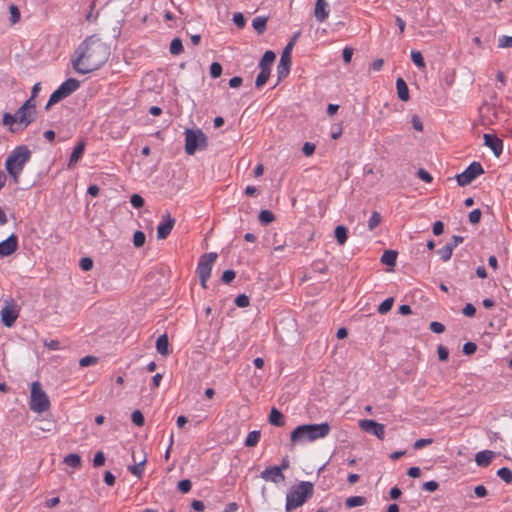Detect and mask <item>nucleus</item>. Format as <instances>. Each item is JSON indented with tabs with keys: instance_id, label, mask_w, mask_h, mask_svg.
I'll return each mask as SVG.
<instances>
[{
	"instance_id": "f257e3e1",
	"label": "nucleus",
	"mask_w": 512,
	"mask_h": 512,
	"mask_svg": "<svg viewBox=\"0 0 512 512\" xmlns=\"http://www.w3.org/2000/svg\"><path fill=\"white\" fill-rule=\"evenodd\" d=\"M110 56V48L99 38H86L75 50L73 69L79 74H88L103 66Z\"/></svg>"
},
{
	"instance_id": "f03ea898",
	"label": "nucleus",
	"mask_w": 512,
	"mask_h": 512,
	"mask_svg": "<svg viewBox=\"0 0 512 512\" xmlns=\"http://www.w3.org/2000/svg\"><path fill=\"white\" fill-rule=\"evenodd\" d=\"M330 430L331 427L327 422L299 425L291 432L290 441L293 445L314 442L325 438Z\"/></svg>"
},
{
	"instance_id": "7ed1b4c3",
	"label": "nucleus",
	"mask_w": 512,
	"mask_h": 512,
	"mask_svg": "<svg viewBox=\"0 0 512 512\" xmlns=\"http://www.w3.org/2000/svg\"><path fill=\"white\" fill-rule=\"evenodd\" d=\"M30 157L31 151L27 146L21 145L12 150L6 158L5 168L15 184L19 182V177Z\"/></svg>"
},
{
	"instance_id": "20e7f679",
	"label": "nucleus",
	"mask_w": 512,
	"mask_h": 512,
	"mask_svg": "<svg viewBox=\"0 0 512 512\" xmlns=\"http://www.w3.org/2000/svg\"><path fill=\"white\" fill-rule=\"evenodd\" d=\"M313 492L314 486L309 481H301L297 485L292 486L286 495V511H292L302 506L312 497Z\"/></svg>"
},
{
	"instance_id": "39448f33",
	"label": "nucleus",
	"mask_w": 512,
	"mask_h": 512,
	"mask_svg": "<svg viewBox=\"0 0 512 512\" xmlns=\"http://www.w3.org/2000/svg\"><path fill=\"white\" fill-rule=\"evenodd\" d=\"M30 409L35 413H43L50 407V401L39 382H33L30 394Z\"/></svg>"
},
{
	"instance_id": "423d86ee",
	"label": "nucleus",
	"mask_w": 512,
	"mask_h": 512,
	"mask_svg": "<svg viewBox=\"0 0 512 512\" xmlns=\"http://www.w3.org/2000/svg\"><path fill=\"white\" fill-rule=\"evenodd\" d=\"M185 151L188 155H194L197 150L207 147V137L200 129L185 130Z\"/></svg>"
},
{
	"instance_id": "0eeeda50",
	"label": "nucleus",
	"mask_w": 512,
	"mask_h": 512,
	"mask_svg": "<svg viewBox=\"0 0 512 512\" xmlns=\"http://www.w3.org/2000/svg\"><path fill=\"white\" fill-rule=\"evenodd\" d=\"M80 87V81L75 78H69L64 81L49 97L45 106L48 110L52 105L58 103L62 99L68 97Z\"/></svg>"
},
{
	"instance_id": "6e6552de",
	"label": "nucleus",
	"mask_w": 512,
	"mask_h": 512,
	"mask_svg": "<svg viewBox=\"0 0 512 512\" xmlns=\"http://www.w3.org/2000/svg\"><path fill=\"white\" fill-rule=\"evenodd\" d=\"M299 36L300 31L294 33L291 40L287 43V45L282 51L280 61L277 65V75L279 81L287 77V75L290 72L291 52Z\"/></svg>"
},
{
	"instance_id": "1a4fd4ad",
	"label": "nucleus",
	"mask_w": 512,
	"mask_h": 512,
	"mask_svg": "<svg viewBox=\"0 0 512 512\" xmlns=\"http://www.w3.org/2000/svg\"><path fill=\"white\" fill-rule=\"evenodd\" d=\"M0 314L3 325L12 327L19 316V307L16 301L13 298L5 299Z\"/></svg>"
},
{
	"instance_id": "9d476101",
	"label": "nucleus",
	"mask_w": 512,
	"mask_h": 512,
	"mask_svg": "<svg viewBox=\"0 0 512 512\" xmlns=\"http://www.w3.org/2000/svg\"><path fill=\"white\" fill-rule=\"evenodd\" d=\"M484 173V169L479 162H472L462 173L456 176L459 186H467L472 183L478 176Z\"/></svg>"
},
{
	"instance_id": "9b49d317",
	"label": "nucleus",
	"mask_w": 512,
	"mask_h": 512,
	"mask_svg": "<svg viewBox=\"0 0 512 512\" xmlns=\"http://www.w3.org/2000/svg\"><path fill=\"white\" fill-rule=\"evenodd\" d=\"M217 258V254L210 252L201 256L198 265L197 273L199 279L208 280L211 276L212 266Z\"/></svg>"
},
{
	"instance_id": "f8f14e48",
	"label": "nucleus",
	"mask_w": 512,
	"mask_h": 512,
	"mask_svg": "<svg viewBox=\"0 0 512 512\" xmlns=\"http://www.w3.org/2000/svg\"><path fill=\"white\" fill-rule=\"evenodd\" d=\"M359 427L362 431L372 434L377 437L379 440H383L385 438V427L383 424H380L371 419H362L359 420Z\"/></svg>"
},
{
	"instance_id": "ddd939ff",
	"label": "nucleus",
	"mask_w": 512,
	"mask_h": 512,
	"mask_svg": "<svg viewBox=\"0 0 512 512\" xmlns=\"http://www.w3.org/2000/svg\"><path fill=\"white\" fill-rule=\"evenodd\" d=\"M175 222V219L169 213L163 215L157 226V238L159 240L166 239L171 233Z\"/></svg>"
},
{
	"instance_id": "4468645a",
	"label": "nucleus",
	"mask_w": 512,
	"mask_h": 512,
	"mask_svg": "<svg viewBox=\"0 0 512 512\" xmlns=\"http://www.w3.org/2000/svg\"><path fill=\"white\" fill-rule=\"evenodd\" d=\"M260 477L267 482H272L275 484L282 483L285 481V475L280 471V468H278L277 466H270L265 468L261 472Z\"/></svg>"
},
{
	"instance_id": "2eb2a0df",
	"label": "nucleus",
	"mask_w": 512,
	"mask_h": 512,
	"mask_svg": "<svg viewBox=\"0 0 512 512\" xmlns=\"http://www.w3.org/2000/svg\"><path fill=\"white\" fill-rule=\"evenodd\" d=\"M18 249V237L11 234L8 238L0 242V256L6 257L13 254Z\"/></svg>"
},
{
	"instance_id": "dca6fc26",
	"label": "nucleus",
	"mask_w": 512,
	"mask_h": 512,
	"mask_svg": "<svg viewBox=\"0 0 512 512\" xmlns=\"http://www.w3.org/2000/svg\"><path fill=\"white\" fill-rule=\"evenodd\" d=\"M484 144L489 147L495 156L499 157L503 151V142L494 134H484Z\"/></svg>"
},
{
	"instance_id": "f3484780",
	"label": "nucleus",
	"mask_w": 512,
	"mask_h": 512,
	"mask_svg": "<svg viewBox=\"0 0 512 512\" xmlns=\"http://www.w3.org/2000/svg\"><path fill=\"white\" fill-rule=\"evenodd\" d=\"M17 124L23 125L24 127L29 126L35 119V114L30 110L25 109L21 106L16 112Z\"/></svg>"
},
{
	"instance_id": "a211bd4d",
	"label": "nucleus",
	"mask_w": 512,
	"mask_h": 512,
	"mask_svg": "<svg viewBox=\"0 0 512 512\" xmlns=\"http://www.w3.org/2000/svg\"><path fill=\"white\" fill-rule=\"evenodd\" d=\"M328 7H329V5L326 1L316 0L314 14H315V18L317 19V21L324 22L328 18V16H329Z\"/></svg>"
},
{
	"instance_id": "6ab92c4d",
	"label": "nucleus",
	"mask_w": 512,
	"mask_h": 512,
	"mask_svg": "<svg viewBox=\"0 0 512 512\" xmlns=\"http://www.w3.org/2000/svg\"><path fill=\"white\" fill-rule=\"evenodd\" d=\"M85 141H80L74 147L68 162V168H72L83 156L85 151Z\"/></svg>"
},
{
	"instance_id": "aec40b11",
	"label": "nucleus",
	"mask_w": 512,
	"mask_h": 512,
	"mask_svg": "<svg viewBox=\"0 0 512 512\" xmlns=\"http://www.w3.org/2000/svg\"><path fill=\"white\" fill-rule=\"evenodd\" d=\"M494 454L495 453L490 450L479 451L475 455V462L480 467H486L491 463Z\"/></svg>"
},
{
	"instance_id": "412c9836",
	"label": "nucleus",
	"mask_w": 512,
	"mask_h": 512,
	"mask_svg": "<svg viewBox=\"0 0 512 512\" xmlns=\"http://www.w3.org/2000/svg\"><path fill=\"white\" fill-rule=\"evenodd\" d=\"M397 94L400 100L407 101L409 99V90L406 82L403 78L399 77L396 80Z\"/></svg>"
},
{
	"instance_id": "4be33fe9",
	"label": "nucleus",
	"mask_w": 512,
	"mask_h": 512,
	"mask_svg": "<svg viewBox=\"0 0 512 512\" xmlns=\"http://www.w3.org/2000/svg\"><path fill=\"white\" fill-rule=\"evenodd\" d=\"M169 342L166 334L160 335L156 340V349L157 352L163 356L168 355L169 353Z\"/></svg>"
},
{
	"instance_id": "5701e85b",
	"label": "nucleus",
	"mask_w": 512,
	"mask_h": 512,
	"mask_svg": "<svg viewBox=\"0 0 512 512\" xmlns=\"http://www.w3.org/2000/svg\"><path fill=\"white\" fill-rule=\"evenodd\" d=\"M269 422L277 427H281L285 424L283 414L276 408L271 409Z\"/></svg>"
},
{
	"instance_id": "b1692460",
	"label": "nucleus",
	"mask_w": 512,
	"mask_h": 512,
	"mask_svg": "<svg viewBox=\"0 0 512 512\" xmlns=\"http://www.w3.org/2000/svg\"><path fill=\"white\" fill-rule=\"evenodd\" d=\"M397 259V252L393 250H386L381 256V262L388 266H395Z\"/></svg>"
},
{
	"instance_id": "393cba45",
	"label": "nucleus",
	"mask_w": 512,
	"mask_h": 512,
	"mask_svg": "<svg viewBox=\"0 0 512 512\" xmlns=\"http://www.w3.org/2000/svg\"><path fill=\"white\" fill-rule=\"evenodd\" d=\"M267 20H268L267 17H262V16L255 17L253 19L252 27L255 29V31L258 34H262L265 31Z\"/></svg>"
},
{
	"instance_id": "a878e982",
	"label": "nucleus",
	"mask_w": 512,
	"mask_h": 512,
	"mask_svg": "<svg viewBox=\"0 0 512 512\" xmlns=\"http://www.w3.org/2000/svg\"><path fill=\"white\" fill-rule=\"evenodd\" d=\"M275 53L273 51H266L262 58H261V61L259 63V68L260 69H263V68H270V65L274 62L275 60Z\"/></svg>"
},
{
	"instance_id": "bb28decb",
	"label": "nucleus",
	"mask_w": 512,
	"mask_h": 512,
	"mask_svg": "<svg viewBox=\"0 0 512 512\" xmlns=\"http://www.w3.org/2000/svg\"><path fill=\"white\" fill-rule=\"evenodd\" d=\"M146 461H147V459L144 456L137 464L129 466L128 469L131 472V474L140 478L144 472V467H145Z\"/></svg>"
},
{
	"instance_id": "cd10ccee",
	"label": "nucleus",
	"mask_w": 512,
	"mask_h": 512,
	"mask_svg": "<svg viewBox=\"0 0 512 512\" xmlns=\"http://www.w3.org/2000/svg\"><path fill=\"white\" fill-rule=\"evenodd\" d=\"M335 238L339 245H344L347 241V228L343 225H339L335 228Z\"/></svg>"
},
{
	"instance_id": "c85d7f7f",
	"label": "nucleus",
	"mask_w": 512,
	"mask_h": 512,
	"mask_svg": "<svg viewBox=\"0 0 512 512\" xmlns=\"http://www.w3.org/2000/svg\"><path fill=\"white\" fill-rule=\"evenodd\" d=\"M260 436H261L260 431L253 430V431L249 432L245 439V442H244L245 446L246 447L256 446L260 440Z\"/></svg>"
},
{
	"instance_id": "c756f323",
	"label": "nucleus",
	"mask_w": 512,
	"mask_h": 512,
	"mask_svg": "<svg viewBox=\"0 0 512 512\" xmlns=\"http://www.w3.org/2000/svg\"><path fill=\"white\" fill-rule=\"evenodd\" d=\"M269 76H270V68L260 69V73L257 75L256 81H255V86L257 88H260L263 85H265L269 79Z\"/></svg>"
},
{
	"instance_id": "7c9ffc66",
	"label": "nucleus",
	"mask_w": 512,
	"mask_h": 512,
	"mask_svg": "<svg viewBox=\"0 0 512 512\" xmlns=\"http://www.w3.org/2000/svg\"><path fill=\"white\" fill-rule=\"evenodd\" d=\"M63 462L73 468H78L81 465V457L78 454L72 453L64 457Z\"/></svg>"
},
{
	"instance_id": "2f4dec72",
	"label": "nucleus",
	"mask_w": 512,
	"mask_h": 512,
	"mask_svg": "<svg viewBox=\"0 0 512 512\" xmlns=\"http://www.w3.org/2000/svg\"><path fill=\"white\" fill-rule=\"evenodd\" d=\"M169 51L172 55H180L183 51V44L180 38L172 39L169 47Z\"/></svg>"
},
{
	"instance_id": "473e14b6",
	"label": "nucleus",
	"mask_w": 512,
	"mask_h": 512,
	"mask_svg": "<svg viewBox=\"0 0 512 512\" xmlns=\"http://www.w3.org/2000/svg\"><path fill=\"white\" fill-rule=\"evenodd\" d=\"M2 122L5 126L9 127V130L11 132H16V128H14V125L17 123V118L14 115L6 112L3 114Z\"/></svg>"
},
{
	"instance_id": "72a5a7b5",
	"label": "nucleus",
	"mask_w": 512,
	"mask_h": 512,
	"mask_svg": "<svg viewBox=\"0 0 512 512\" xmlns=\"http://www.w3.org/2000/svg\"><path fill=\"white\" fill-rule=\"evenodd\" d=\"M366 503V499L362 496H351L346 499L347 508H354L358 506H362Z\"/></svg>"
},
{
	"instance_id": "f704fd0d",
	"label": "nucleus",
	"mask_w": 512,
	"mask_h": 512,
	"mask_svg": "<svg viewBox=\"0 0 512 512\" xmlns=\"http://www.w3.org/2000/svg\"><path fill=\"white\" fill-rule=\"evenodd\" d=\"M497 476L500 477L505 483L512 482V470L508 467H502L497 471Z\"/></svg>"
},
{
	"instance_id": "c9c22d12",
	"label": "nucleus",
	"mask_w": 512,
	"mask_h": 512,
	"mask_svg": "<svg viewBox=\"0 0 512 512\" xmlns=\"http://www.w3.org/2000/svg\"><path fill=\"white\" fill-rule=\"evenodd\" d=\"M258 218L261 224L268 225L274 220V215L269 210H262L260 211Z\"/></svg>"
},
{
	"instance_id": "e433bc0d",
	"label": "nucleus",
	"mask_w": 512,
	"mask_h": 512,
	"mask_svg": "<svg viewBox=\"0 0 512 512\" xmlns=\"http://www.w3.org/2000/svg\"><path fill=\"white\" fill-rule=\"evenodd\" d=\"M453 253V249L447 243L437 251V254L443 261H448Z\"/></svg>"
},
{
	"instance_id": "4c0bfd02",
	"label": "nucleus",
	"mask_w": 512,
	"mask_h": 512,
	"mask_svg": "<svg viewBox=\"0 0 512 512\" xmlns=\"http://www.w3.org/2000/svg\"><path fill=\"white\" fill-rule=\"evenodd\" d=\"M381 222V215L379 212L374 211L368 220V229L374 230Z\"/></svg>"
},
{
	"instance_id": "58836bf2",
	"label": "nucleus",
	"mask_w": 512,
	"mask_h": 512,
	"mask_svg": "<svg viewBox=\"0 0 512 512\" xmlns=\"http://www.w3.org/2000/svg\"><path fill=\"white\" fill-rule=\"evenodd\" d=\"M411 59L418 68H425L424 58L420 51H411Z\"/></svg>"
},
{
	"instance_id": "ea45409f",
	"label": "nucleus",
	"mask_w": 512,
	"mask_h": 512,
	"mask_svg": "<svg viewBox=\"0 0 512 512\" xmlns=\"http://www.w3.org/2000/svg\"><path fill=\"white\" fill-rule=\"evenodd\" d=\"M9 12H10V21L12 24H16L20 21V18H21V14H20V11L18 9V7L14 4H11L9 6Z\"/></svg>"
},
{
	"instance_id": "a19ab883",
	"label": "nucleus",
	"mask_w": 512,
	"mask_h": 512,
	"mask_svg": "<svg viewBox=\"0 0 512 512\" xmlns=\"http://www.w3.org/2000/svg\"><path fill=\"white\" fill-rule=\"evenodd\" d=\"M393 298H387L378 306V312L380 314H386L389 312L393 306Z\"/></svg>"
},
{
	"instance_id": "79ce46f5",
	"label": "nucleus",
	"mask_w": 512,
	"mask_h": 512,
	"mask_svg": "<svg viewBox=\"0 0 512 512\" xmlns=\"http://www.w3.org/2000/svg\"><path fill=\"white\" fill-rule=\"evenodd\" d=\"M146 236L142 231H136L133 235V244L135 247H142L145 243Z\"/></svg>"
},
{
	"instance_id": "37998d69",
	"label": "nucleus",
	"mask_w": 512,
	"mask_h": 512,
	"mask_svg": "<svg viewBox=\"0 0 512 512\" xmlns=\"http://www.w3.org/2000/svg\"><path fill=\"white\" fill-rule=\"evenodd\" d=\"M131 420L136 426H143L144 425V416L139 410H135L131 414Z\"/></svg>"
},
{
	"instance_id": "c03bdc74",
	"label": "nucleus",
	"mask_w": 512,
	"mask_h": 512,
	"mask_svg": "<svg viewBox=\"0 0 512 512\" xmlns=\"http://www.w3.org/2000/svg\"><path fill=\"white\" fill-rule=\"evenodd\" d=\"M222 74V66L220 63L218 62H213L211 65H210V75L212 78L216 79L218 77H220Z\"/></svg>"
},
{
	"instance_id": "a18cd8bd",
	"label": "nucleus",
	"mask_w": 512,
	"mask_h": 512,
	"mask_svg": "<svg viewBox=\"0 0 512 512\" xmlns=\"http://www.w3.org/2000/svg\"><path fill=\"white\" fill-rule=\"evenodd\" d=\"M498 46L500 48L512 47V36L502 35L498 38Z\"/></svg>"
},
{
	"instance_id": "49530a36",
	"label": "nucleus",
	"mask_w": 512,
	"mask_h": 512,
	"mask_svg": "<svg viewBox=\"0 0 512 512\" xmlns=\"http://www.w3.org/2000/svg\"><path fill=\"white\" fill-rule=\"evenodd\" d=\"M235 304L240 307V308H245L249 305L250 303V300H249V297L245 294H240L238 295L235 300H234Z\"/></svg>"
},
{
	"instance_id": "de8ad7c7",
	"label": "nucleus",
	"mask_w": 512,
	"mask_h": 512,
	"mask_svg": "<svg viewBox=\"0 0 512 512\" xmlns=\"http://www.w3.org/2000/svg\"><path fill=\"white\" fill-rule=\"evenodd\" d=\"M130 203L134 208H142L144 206V199L139 194H133L130 198Z\"/></svg>"
},
{
	"instance_id": "09e8293b",
	"label": "nucleus",
	"mask_w": 512,
	"mask_h": 512,
	"mask_svg": "<svg viewBox=\"0 0 512 512\" xmlns=\"http://www.w3.org/2000/svg\"><path fill=\"white\" fill-rule=\"evenodd\" d=\"M79 266L83 271H89L93 267V261L89 257H83L80 259Z\"/></svg>"
},
{
	"instance_id": "8fccbe9b",
	"label": "nucleus",
	"mask_w": 512,
	"mask_h": 512,
	"mask_svg": "<svg viewBox=\"0 0 512 512\" xmlns=\"http://www.w3.org/2000/svg\"><path fill=\"white\" fill-rule=\"evenodd\" d=\"M178 490L182 493H188L191 490L192 484L188 479H184L178 482Z\"/></svg>"
},
{
	"instance_id": "3c124183",
	"label": "nucleus",
	"mask_w": 512,
	"mask_h": 512,
	"mask_svg": "<svg viewBox=\"0 0 512 512\" xmlns=\"http://www.w3.org/2000/svg\"><path fill=\"white\" fill-rule=\"evenodd\" d=\"M481 211L480 209H474L472 210L470 213H469V221L470 223L472 224H477L480 222V219H481Z\"/></svg>"
},
{
	"instance_id": "603ef678",
	"label": "nucleus",
	"mask_w": 512,
	"mask_h": 512,
	"mask_svg": "<svg viewBox=\"0 0 512 512\" xmlns=\"http://www.w3.org/2000/svg\"><path fill=\"white\" fill-rule=\"evenodd\" d=\"M232 20H233L234 24L239 28H243L245 26V23H246L245 18L243 16V14L240 12L235 13L233 15Z\"/></svg>"
},
{
	"instance_id": "864d4df0",
	"label": "nucleus",
	"mask_w": 512,
	"mask_h": 512,
	"mask_svg": "<svg viewBox=\"0 0 512 512\" xmlns=\"http://www.w3.org/2000/svg\"><path fill=\"white\" fill-rule=\"evenodd\" d=\"M105 463V455L102 451H98L94 455L93 464L95 467H100Z\"/></svg>"
},
{
	"instance_id": "5fc2aeb1",
	"label": "nucleus",
	"mask_w": 512,
	"mask_h": 512,
	"mask_svg": "<svg viewBox=\"0 0 512 512\" xmlns=\"http://www.w3.org/2000/svg\"><path fill=\"white\" fill-rule=\"evenodd\" d=\"M95 363H97V358L94 356H85V357L81 358L79 361V365L81 367H87V366L95 364Z\"/></svg>"
},
{
	"instance_id": "6e6d98bb",
	"label": "nucleus",
	"mask_w": 512,
	"mask_h": 512,
	"mask_svg": "<svg viewBox=\"0 0 512 512\" xmlns=\"http://www.w3.org/2000/svg\"><path fill=\"white\" fill-rule=\"evenodd\" d=\"M236 274L233 270H225L222 274V281L226 284L232 282L235 278Z\"/></svg>"
},
{
	"instance_id": "4d7b16f0",
	"label": "nucleus",
	"mask_w": 512,
	"mask_h": 512,
	"mask_svg": "<svg viewBox=\"0 0 512 512\" xmlns=\"http://www.w3.org/2000/svg\"><path fill=\"white\" fill-rule=\"evenodd\" d=\"M432 442H433V440L431 438L418 439L417 441H415L413 447H414V449L419 450V449H422L423 447L431 444Z\"/></svg>"
},
{
	"instance_id": "13d9d810",
	"label": "nucleus",
	"mask_w": 512,
	"mask_h": 512,
	"mask_svg": "<svg viewBox=\"0 0 512 512\" xmlns=\"http://www.w3.org/2000/svg\"><path fill=\"white\" fill-rule=\"evenodd\" d=\"M417 176L426 183H430L433 180L431 174L424 169H419L417 172Z\"/></svg>"
},
{
	"instance_id": "bf43d9fd",
	"label": "nucleus",
	"mask_w": 512,
	"mask_h": 512,
	"mask_svg": "<svg viewBox=\"0 0 512 512\" xmlns=\"http://www.w3.org/2000/svg\"><path fill=\"white\" fill-rule=\"evenodd\" d=\"M430 329L432 332L440 334L445 331V326L440 322L433 321L430 323Z\"/></svg>"
},
{
	"instance_id": "052dcab7",
	"label": "nucleus",
	"mask_w": 512,
	"mask_h": 512,
	"mask_svg": "<svg viewBox=\"0 0 512 512\" xmlns=\"http://www.w3.org/2000/svg\"><path fill=\"white\" fill-rule=\"evenodd\" d=\"M477 349V346L475 343L473 342H466L464 345H463V353L465 355H471L473 354Z\"/></svg>"
},
{
	"instance_id": "680f3d73",
	"label": "nucleus",
	"mask_w": 512,
	"mask_h": 512,
	"mask_svg": "<svg viewBox=\"0 0 512 512\" xmlns=\"http://www.w3.org/2000/svg\"><path fill=\"white\" fill-rule=\"evenodd\" d=\"M438 358L440 361H446L449 356V351L445 346L440 345L437 350Z\"/></svg>"
},
{
	"instance_id": "e2e57ef3",
	"label": "nucleus",
	"mask_w": 512,
	"mask_h": 512,
	"mask_svg": "<svg viewBox=\"0 0 512 512\" xmlns=\"http://www.w3.org/2000/svg\"><path fill=\"white\" fill-rule=\"evenodd\" d=\"M25 109L30 110L34 114H36V102L35 98L30 97L28 100L24 102L22 105Z\"/></svg>"
},
{
	"instance_id": "0e129e2a",
	"label": "nucleus",
	"mask_w": 512,
	"mask_h": 512,
	"mask_svg": "<svg viewBox=\"0 0 512 512\" xmlns=\"http://www.w3.org/2000/svg\"><path fill=\"white\" fill-rule=\"evenodd\" d=\"M462 313L464 316L473 317L476 313V308L471 303H468L463 308Z\"/></svg>"
},
{
	"instance_id": "69168bd1",
	"label": "nucleus",
	"mask_w": 512,
	"mask_h": 512,
	"mask_svg": "<svg viewBox=\"0 0 512 512\" xmlns=\"http://www.w3.org/2000/svg\"><path fill=\"white\" fill-rule=\"evenodd\" d=\"M438 483L434 480L427 481L423 484V489L425 491L434 492L438 489Z\"/></svg>"
},
{
	"instance_id": "338daca9",
	"label": "nucleus",
	"mask_w": 512,
	"mask_h": 512,
	"mask_svg": "<svg viewBox=\"0 0 512 512\" xmlns=\"http://www.w3.org/2000/svg\"><path fill=\"white\" fill-rule=\"evenodd\" d=\"M45 347H47L50 350H59L60 349V342L58 340H45L44 341Z\"/></svg>"
},
{
	"instance_id": "774afa93",
	"label": "nucleus",
	"mask_w": 512,
	"mask_h": 512,
	"mask_svg": "<svg viewBox=\"0 0 512 512\" xmlns=\"http://www.w3.org/2000/svg\"><path fill=\"white\" fill-rule=\"evenodd\" d=\"M411 122H412V126L415 130L420 131V132L423 131L422 121L417 115H414L412 117Z\"/></svg>"
}]
</instances>
